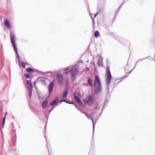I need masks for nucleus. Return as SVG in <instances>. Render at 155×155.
Listing matches in <instances>:
<instances>
[{
    "label": "nucleus",
    "mask_w": 155,
    "mask_h": 155,
    "mask_svg": "<svg viewBox=\"0 0 155 155\" xmlns=\"http://www.w3.org/2000/svg\"><path fill=\"white\" fill-rule=\"evenodd\" d=\"M10 38L11 41L12 45L13 48L14 50V51L15 53L16 58V61L17 62L18 61V64L20 67H22L24 68L25 67V63L23 62L20 61L19 58H20V55L18 54L17 48L16 47V45L15 42V34L11 31L10 32Z\"/></svg>",
    "instance_id": "nucleus-1"
},
{
    "label": "nucleus",
    "mask_w": 155,
    "mask_h": 155,
    "mask_svg": "<svg viewBox=\"0 0 155 155\" xmlns=\"http://www.w3.org/2000/svg\"><path fill=\"white\" fill-rule=\"evenodd\" d=\"M94 91L96 94L100 93L102 90V84L100 78L98 76H96L94 82Z\"/></svg>",
    "instance_id": "nucleus-2"
},
{
    "label": "nucleus",
    "mask_w": 155,
    "mask_h": 155,
    "mask_svg": "<svg viewBox=\"0 0 155 155\" xmlns=\"http://www.w3.org/2000/svg\"><path fill=\"white\" fill-rule=\"evenodd\" d=\"M106 77V82L107 85V88L106 91V92L108 94L109 93V85L111 83V80L112 78V76L110 72L109 67H107V68Z\"/></svg>",
    "instance_id": "nucleus-3"
},
{
    "label": "nucleus",
    "mask_w": 155,
    "mask_h": 155,
    "mask_svg": "<svg viewBox=\"0 0 155 155\" xmlns=\"http://www.w3.org/2000/svg\"><path fill=\"white\" fill-rule=\"evenodd\" d=\"M73 95L75 101L79 104V106L84 107V105L79 98L78 92L75 91L73 92Z\"/></svg>",
    "instance_id": "nucleus-4"
},
{
    "label": "nucleus",
    "mask_w": 155,
    "mask_h": 155,
    "mask_svg": "<svg viewBox=\"0 0 155 155\" xmlns=\"http://www.w3.org/2000/svg\"><path fill=\"white\" fill-rule=\"evenodd\" d=\"M86 102L89 104H91L94 102V97L90 95H87L85 98Z\"/></svg>",
    "instance_id": "nucleus-5"
},
{
    "label": "nucleus",
    "mask_w": 155,
    "mask_h": 155,
    "mask_svg": "<svg viewBox=\"0 0 155 155\" xmlns=\"http://www.w3.org/2000/svg\"><path fill=\"white\" fill-rule=\"evenodd\" d=\"M69 85L67 83L66 84L65 87L64 91L62 94V98L66 99L68 93Z\"/></svg>",
    "instance_id": "nucleus-6"
},
{
    "label": "nucleus",
    "mask_w": 155,
    "mask_h": 155,
    "mask_svg": "<svg viewBox=\"0 0 155 155\" xmlns=\"http://www.w3.org/2000/svg\"><path fill=\"white\" fill-rule=\"evenodd\" d=\"M54 86V84L53 81H51L48 86V92L49 94V96L51 95L52 93L53 89Z\"/></svg>",
    "instance_id": "nucleus-7"
},
{
    "label": "nucleus",
    "mask_w": 155,
    "mask_h": 155,
    "mask_svg": "<svg viewBox=\"0 0 155 155\" xmlns=\"http://www.w3.org/2000/svg\"><path fill=\"white\" fill-rule=\"evenodd\" d=\"M4 21V25L5 27L8 29H10L11 28V25L8 19L5 18Z\"/></svg>",
    "instance_id": "nucleus-8"
},
{
    "label": "nucleus",
    "mask_w": 155,
    "mask_h": 155,
    "mask_svg": "<svg viewBox=\"0 0 155 155\" xmlns=\"http://www.w3.org/2000/svg\"><path fill=\"white\" fill-rule=\"evenodd\" d=\"M97 57L98 58L97 61V64L99 66H102L103 65V58L100 54H98Z\"/></svg>",
    "instance_id": "nucleus-9"
},
{
    "label": "nucleus",
    "mask_w": 155,
    "mask_h": 155,
    "mask_svg": "<svg viewBox=\"0 0 155 155\" xmlns=\"http://www.w3.org/2000/svg\"><path fill=\"white\" fill-rule=\"evenodd\" d=\"M57 76L56 78L57 80L58 84H61L63 82V78L61 74L57 73Z\"/></svg>",
    "instance_id": "nucleus-10"
},
{
    "label": "nucleus",
    "mask_w": 155,
    "mask_h": 155,
    "mask_svg": "<svg viewBox=\"0 0 155 155\" xmlns=\"http://www.w3.org/2000/svg\"><path fill=\"white\" fill-rule=\"evenodd\" d=\"M84 114L87 117H89L92 121V123H93V133H94V128H95V124L96 123V121H94L92 117L88 114L87 112H84Z\"/></svg>",
    "instance_id": "nucleus-11"
},
{
    "label": "nucleus",
    "mask_w": 155,
    "mask_h": 155,
    "mask_svg": "<svg viewBox=\"0 0 155 155\" xmlns=\"http://www.w3.org/2000/svg\"><path fill=\"white\" fill-rule=\"evenodd\" d=\"M26 71L29 72H30L31 73H32V72H35L38 74H42L43 73L41 71H38V70L35 69H33L31 68V67H28L26 69Z\"/></svg>",
    "instance_id": "nucleus-12"
},
{
    "label": "nucleus",
    "mask_w": 155,
    "mask_h": 155,
    "mask_svg": "<svg viewBox=\"0 0 155 155\" xmlns=\"http://www.w3.org/2000/svg\"><path fill=\"white\" fill-rule=\"evenodd\" d=\"M71 74L72 76V78L73 79H74L77 73V69L76 68H73L71 69Z\"/></svg>",
    "instance_id": "nucleus-13"
},
{
    "label": "nucleus",
    "mask_w": 155,
    "mask_h": 155,
    "mask_svg": "<svg viewBox=\"0 0 155 155\" xmlns=\"http://www.w3.org/2000/svg\"><path fill=\"white\" fill-rule=\"evenodd\" d=\"M87 83L90 87H93V80L91 78H90L89 77H88L87 78Z\"/></svg>",
    "instance_id": "nucleus-14"
},
{
    "label": "nucleus",
    "mask_w": 155,
    "mask_h": 155,
    "mask_svg": "<svg viewBox=\"0 0 155 155\" xmlns=\"http://www.w3.org/2000/svg\"><path fill=\"white\" fill-rule=\"evenodd\" d=\"M127 77V76L125 75L124 77L117 78L115 80V82L117 84L120 82L122 81L124 78H126Z\"/></svg>",
    "instance_id": "nucleus-15"
},
{
    "label": "nucleus",
    "mask_w": 155,
    "mask_h": 155,
    "mask_svg": "<svg viewBox=\"0 0 155 155\" xmlns=\"http://www.w3.org/2000/svg\"><path fill=\"white\" fill-rule=\"evenodd\" d=\"M48 101L47 100H45L42 103V107L43 109L45 108L48 105Z\"/></svg>",
    "instance_id": "nucleus-16"
},
{
    "label": "nucleus",
    "mask_w": 155,
    "mask_h": 155,
    "mask_svg": "<svg viewBox=\"0 0 155 155\" xmlns=\"http://www.w3.org/2000/svg\"><path fill=\"white\" fill-rule=\"evenodd\" d=\"M28 84L27 87L28 88V89H32L33 85L31 83V81H30L27 80L26 81Z\"/></svg>",
    "instance_id": "nucleus-17"
},
{
    "label": "nucleus",
    "mask_w": 155,
    "mask_h": 155,
    "mask_svg": "<svg viewBox=\"0 0 155 155\" xmlns=\"http://www.w3.org/2000/svg\"><path fill=\"white\" fill-rule=\"evenodd\" d=\"M59 102V100L58 98H55L53 101L51 103L50 105L52 106H53L56 104L58 103Z\"/></svg>",
    "instance_id": "nucleus-18"
},
{
    "label": "nucleus",
    "mask_w": 155,
    "mask_h": 155,
    "mask_svg": "<svg viewBox=\"0 0 155 155\" xmlns=\"http://www.w3.org/2000/svg\"><path fill=\"white\" fill-rule=\"evenodd\" d=\"M28 96L30 98L32 95V89H28Z\"/></svg>",
    "instance_id": "nucleus-19"
},
{
    "label": "nucleus",
    "mask_w": 155,
    "mask_h": 155,
    "mask_svg": "<svg viewBox=\"0 0 155 155\" xmlns=\"http://www.w3.org/2000/svg\"><path fill=\"white\" fill-rule=\"evenodd\" d=\"M6 114L4 116L3 118V120L2 121V128H4V126L5 125V120L6 117Z\"/></svg>",
    "instance_id": "nucleus-20"
},
{
    "label": "nucleus",
    "mask_w": 155,
    "mask_h": 155,
    "mask_svg": "<svg viewBox=\"0 0 155 155\" xmlns=\"http://www.w3.org/2000/svg\"><path fill=\"white\" fill-rule=\"evenodd\" d=\"M97 15V13L94 15H90V17L92 19V21H93L94 22V19Z\"/></svg>",
    "instance_id": "nucleus-21"
},
{
    "label": "nucleus",
    "mask_w": 155,
    "mask_h": 155,
    "mask_svg": "<svg viewBox=\"0 0 155 155\" xmlns=\"http://www.w3.org/2000/svg\"><path fill=\"white\" fill-rule=\"evenodd\" d=\"M94 36L95 38H97L99 36L100 33L98 31H96L94 32Z\"/></svg>",
    "instance_id": "nucleus-22"
},
{
    "label": "nucleus",
    "mask_w": 155,
    "mask_h": 155,
    "mask_svg": "<svg viewBox=\"0 0 155 155\" xmlns=\"http://www.w3.org/2000/svg\"><path fill=\"white\" fill-rule=\"evenodd\" d=\"M41 112V111H39V110H36L35 111V114L38 116V117L39 119H41V117L40 116V113Z\"/></svg>",
    "instance_id": "nucleus-23"
},
{
    "label": "nucleus",
    "mask_w": 155,
    "mask_h": 155,
    "mask_svg": "<svg viewBox=\"0 0 155 155\" xmlns=\"http://www.w3.org/2000/svg\"><path fill=\"white\" fill-rule=\"evenodd\" d=\"M24 76L25 78H28L31 76V74H29L25 73L24 74Z\"/></svg>",
    "instance_id": "nucleus-24"
},
{
    "label": "nucleus",
    "mask_w": 155,
    "mask_h": 155,
    "mask_svg": "<svg viewBox=\"0 0 155 155\" xmlns=\"http://www.w3.org/2000/svg\"><path fill=\"white\" fill-rule=\"evenodd\" d=\"M44 114H45V117L47 118V122H46V124L45 125V129H46V124H47V120H48V119L49 117L48 116H47V114H46V113L45 112Z\"/></svg>",
    "instance_id": "nucleus-25"
},
{
    "label": "nucleus",
    "mask_w": 155,
    "mask_h": 155,
    "mask_svg": "<svg viewBox=\"0 0 155 155\" xmlns=\"http://www.w3.org/2000/svg\"><path fill=\"white\" fill-rule=\"evenodd\" d=\"M67 101L66 99L63 98H62V99L60 100V103H62V102H64L66 103V102H67Z\"/></svg>",
    "instance_id": "nucleus-26"
},
{
    "label": "nucleus",
    "mask_w": 155,
    "mask_h": 155,
    "mask_svg": "<svg viewBox=\"0 0 155 155\" xmlns=\"http://www.w3.org/2000/svg\"><path fill=\"white\" fill-rule=\"evenodd\" d=\"M66 103L68 104H72L74 105L75 106V107H76V106H77V105L76 104H75L73 103L72 102H69V101H67V102H66Z\"/></svg>",
    "instance_id": "nucleus-27"
},
{
    "label": "nucleus",
    "mask_w": 155,
    "mask_h": 155,
    "mask_svg": "<svg viewBox=\"0 0 155 155\" xmlns=\"http://www.w3.org/2000/svg\"><path fill=\"white\" fill-rule=\"evenodd\" d=\"M145 58H142V59H140L137 62H136V65H135V67L136 66V64H137V63H138V62H140L142 60H143V59H145Z\"/></svg>",
    "instance_id": "nucleus-28"
},
{
    "label": "nucleus",
    "mask_w": 155,
    "mask_h": 155,
    "mask_svg": "<svg viewBox=\"0 0 155 155\" xmlns=\"http://www.w3.org/2000/svg\"><path fill=\"white\" fill-rule=\"evenodd\" d=\"M71 69L69 70L68 71H67L65 72V74H68L69 73H71Z\"/></svg>",
    "instance_id": "nucleus-29"
},
{
    "label": "nucleus",
    "mask_w": 155,
    "mask_h": 155,
    "mask_svg": "<svg viewBox=\"0 0 155 155\" xmlns=\"http://www.w3.org/2000/svg\"><path fill=\"white\" fill-rule=\"evenodd\" d=\"M108 102V101L107 99H105L104 101V106H105L106 105V103H107Z\"/></svg>",
    "instance_id": "nucleus-30"
},
{
    "label": "nucleus",
    "mask_w": 155,
    "mask_h": 155,
    "mask_svg": "<svg viewBox=\"0 0 155 155\" xmlns=\"http://www.w3.org/2000/svg\"><path fill=\"white\" fill-rule=\"evenodd\" d=\"M69 69V68L68 67L66 68H64V71H66L68 70Z\"/></svg>",
    "instance_id": "nucleus-31"
},
{
    "label": "nucleus",
    "mask_w": 155,
    "mask_h": 155,
    "mask_svg": "<svg viewBox=\"0 0 155 155\" xmlns=\"http://www.w3.org/2000/svg\"><path fill=\"white\" fill-rule=\"evenodd\" d=\"M91 64L92 65H93L94 67H95V63L93 61L92 62Z\"/></svg>",
    "instance_id": "nucleus-32"
},
{
    "label": "nucleus",
    "mask_w": 155,
    "mask_h": 155,
    "mask_svg": "<svg viewBox=\"0 0 155 155\" xmlns=\"http://www.w3.org/2000/svg\"><path fill=\"white\" fill-rule=\"evenodd\" d=\"M47 148H48V151L49 153V154L50 155L51 154H50V152L49 151V147H48V142H47Z\"/></svg>",
    "instance_id": "nucleus-33"
},
{
    "label": "nucleus",
    "mask_w": 155,
    "mask_h": 155,
    "mask_svg": "<svg viewBox=\"0 0 155 155\" xmlns=\"http://www.w3.org/2000/svg\"><path fill=\"white\" fill-rule=\"evenodd\" d=\"M45 73L48 74L50 73H53V72L51 71H48L45 72Z\"/></svg>",
    "instance_id": "nucleus-34"
},
{
    "label": "nucleus",
    "mask_w": 155,
    "mask_h": 155,
    "mask_svg": "<svg viewBox=\"0 0 155 155\" xmlns=\"http://www.w3.org/2000/svg\"><path fill=\"white\" fill-rule=\"evenodd\" d=\"M54 108V107H53L52 108L49 110V113H50L51 112V111L53 110V109Z\"/></svg>",
    "instance_id": "nucleus-35"
},
{
    "label": "nucleus",
    "mask_w": 155,
    "mask_h": 155,
    "mask_svg": "<svg viewBox=\"0 0 155 155\" xmlns=\"http://www.w3.org/2000/svg\"><path fill=\"white\" fill-rule=\"evenodd\" d=\"M123 4H122L120 6V7L118 8V10H117V11H118V12H119V11H120V8H121V7L122 5H123Z\"/></svg>",
    "instance_id": "nucleus-36"
},
{
    "label": "nucleus",
    "mask_w": 155,
    "mask_h": 155,
    "mask_svg": "<svg viewBox=\"0 0 155 155\" xmlns=\"http://www.w3.org/2000/svg\"><path fill=\"white\" fill-rule=\"evenodd\" d=\"M102 114V112L100 113L98 115V116H97V117H98L99 116V117H100L101 116Z\"/></svg>",
    "instance_id": "nucleus-37"
},
{
    "label": "nucleus",
    "mask_w": 155,
    "mask_h": 155,
    "mask_svg": "<svg viewBox=\"0 0 155 155\" xmlns=\"http://www.w3.org/2000/svg\"><path fill=\"white\" fill-rule=\"evenodd\" d=\"M75 107L79 111V110H81L79 108L77 107V105L76 106V107Z\"/></svg>",
    "instance_id": "nucleus-38"
},
{
    "label": "nucleus",
    "mask_w": 155,
    "mask_h": 155,
    "mask_svg": "<svg viewBox=\"0 0 155 155\" xmlns=\"http://www.w3.org/2000/svg\"><path fill=\"white\" fill-rule=\"evenodd\" d=\"M78 62H81L82 63L83 62V60H81L79 61H78Z\"/></svg>",
    "instance_id": "nucleus-39"
},
{
    "label": "nucleus",
    "mask_w": 155,
    "mask_h": 155,
    "mask_svg": "<svg viewBox=\"0 0 155 155\" xmlns=\"http://www.w3.org/2000/svg\"><path fill=\"white\" fill-rule=\"evenodd\" d=\"M85 69L87 70H89V68L88 67H86Z\"/></svg>",
    "instance_id": "nucleus-40"
},
{
    "label": "nucleus",
    "mask_w": 155,
    "mask_h": 155,
    "mask_svg": "<svg viewBox=\"0 0 155 155\" xmlns=\"http://www.w3.org/2000/svg\"><path fill=\"white\" fill-rule=\"evenodd\" d=\"M135 67H134V69H133L131 71L129 72V74H130L131 72L133 70V69L135 68Z\"/></svg>",
    "instance_id": "nucleus-41"
},
{
    "label": "nucleus",
    "mask_w": 155,
    "mask_h": 155,
    "mask_svg": "<svg viewBox=\"0 0 155 155\" xmlns=\"http://www.w3.org/2000/svg\"><path fill=\"white\" fill-rule=\"evenodd\" d=\"M79 111L81 113H83L84 114V111H81V110H79Z\"/></svg>",
    "instance_id": "nucleus-42"
},
{
    "label": "nucleus",
    "mask_w": 155,
    "mask_h": 155,
    "mask_svg": "<svg viewBox=\"0 0 155 155\" xmlns=\"http://www.w3.org/2000/svg\"><path fill=\"white\" fill-rule=\"evenodd\" d=\"M2 16L1 15H0V18L1 19V20H2Z\"/></svg>",
    "instance_id": "nucleus-43"
},
{
    "label": "nucleus",
    "mask_w": 155,
    "mask_h": 155,
    "mask_svg": "<svg viewBox=\"0 0 155 155\" xmlns=\"http://www.w3.org/2000/svg\"><path fill=\"white\" fill-rule=\"evenodd\" d=\"M89 60H88L86 62V63H88V62H89Z\"/></svg>",
    "instance_id": "nucleus-44"
},
{
    "label": "nucleus",
    "mask_w": 155,
    "mask_h": 155,
    "mask_svg": "<svg viewBox=\"0 0 155 155\" xmlns=\"http://www.w3.org/2000/svg\"><path fill=\"white\" fill-rule=\"evenodd\" d=\"M97 117H96L95 118V120H96V119H97Z\"/></svg>",
    "instance_id": "nucleus-45"
}]
</instances>
